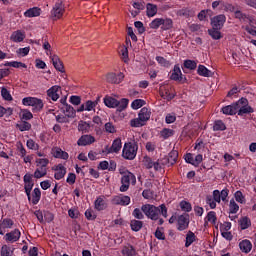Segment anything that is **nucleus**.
I'll return each instance as SVG.
<instances>
[{"label":"nucleus","instance_id":"obj_1","mask_svg":"<svg viewBox=\"0 0 256 256\" xmlns=\"http://www.w3.org/2000/svg\"><path fill=\"white\" fill-rule=\"evenodd\" d=\"M141 211L151 219L152 221H159V225H163V219L159 217L162 215L165 219H167V206L165 204H161L159 207L151 204H144L141 207Z\"/></svg>","mask_w":256,"mask_h":256},{"label":"nucleus","instance_id":"obj_2","mask_svg":"<svg viewBox=\"0 0 256 256\" xmlns=\"http://www.w3.org/2000/svg\"><path fill=\"white\" fill-rule=\"evenodd\" d=\"M119 171L122 175L120 191L121 193H125V191L129 190L131 184L135 185V183H137V178L133 173L129 172L128 170L120 169Z\"/></svg>","mask_w":256,"mask_h":256},{"label":"nucleus","instance_id":"obj_3","mask_svg":"<svg viewBox=\"0 0 256 256\" xmlns=\"http://www.w3.org/2000/svg\"><path fill=\"white\" fill-rule=\"evenodd\" d=\"M149 119H151V110L147 107H143L138 113V118L132 119L130 125L131 127H143L147 125Z\"/></svg>","mask_w":256,"mask_h":256},{"label":"nucleus","instance_id":"obj_4","mask_svg":"<svg viewBox=\"0 0 256 256\" xmlns=\"http://www.w3.org/2000/svg\"><path fill=\"white\" fill-rule=\"evenodd\" d=\"M150 29H159L162 31H171L173 29V19L171 18H155L149 24Z\"/></svg>","mask_w":256,"mask_h":256},{"label":"nucleus","instance_id":"obj_5","mask_svg":"<svg viewBox=\"0 0 256 256\" xmlns=\"http://www.w3.org/2000/svg\"><path fill=\"white\" fill-rule=\"evenodd\" d=\"M139 149V146L135 142H127L124 144L123 150H122V157L124 159H127L128 161H133L135 157H137V151Z\"/></svg>","mask_w":256,"mask_h":256},{"label":"nucleus","instance_id":"obj_6","mask_svg":"<svg viewBox=\"0 0 256 256\" xmlns=\"http://www.w3.org/2000/svg\"><path fill=\"white\" fill-rule=\"evenodd\" d=\"M22 105L24 107H32L33 111H41L44 107L43 100L31 96L23 98Z\"/></svg>","mask_w":256,"mask_h":256},{"label":"nucleus","instance_id":"obj_7","mask_svg":"<svg viewBox=\"0 0 256 256\" xmlns=\"http://www.w3.org/2000/svg\"><path fill=\"white\" fill-rule=\"evenodd\" d=\"M159 93L162 99H166V101H171L175 98V89L171 85H160Z\"/></svg>","mask_w":256,"mask_h":256},{"label":"nucleus","instance_id":"obj_8","mask_svg":"<svg viewBox=\"0 0 256 256\" xmlns=\"http://www.w3.org/2000/svg\"><path fill=\"white\" fill-rule=\"evenodd\" d=\"M64 13L65 6L63 5V2L58 1L55 3L51 10V19H53V21H57L58 19H61V17H63Z\"/></svg>","mask_w":256,"mask_h":256},{"label":"nucleus","instance_id":"obj_9","mask_svg":"<svg viewBox=\"0 0 256 256\" xmlns=\"http://www.w3.org/2000/svg\"><path fill=\"white\" fill-rule=\"evenodd\" d=\"M123 147V143L121 142V138H116L113 140L111 146H105L103 153H106L107 155L111 153H119Z\"/></svg>","mask_w":256,"mask_h":256},{"label":"nucleus","instance_id":"obj_10","mask_svg":"<svg viewBox=\"0 0 256 256\" xmlns=\"http://www.w3.org/2000/svg\"><path fill=\"white\" fill-rule=\"evenodd\" d=\"M229 197V189L225 188L222 191L214 190L212 192V198L216 203H221V201H227V198Z\"/></svg>","mask_w":256,"mask_h":256},{"label":"nucleus","instance_id":"obj_11","mask_svg":"<svg viewBox=\"0 0 256 256\" xmlns=\"http://www.w3.org/2000/svg\"><path fill=\"white\" fill-rule=\"evenodd\" d=\"M178 158L179 152H177V150H172L166 158L161 160V165H167L168 167H171V165H175V163H177Z\"/></svg>","mask_w":256,"mask_h":256},{"label":"nucleus","instance_id":"obj_12","mask_svg":"<svg viewBox=\"0 0 256 256\" xmlns=\"http://www.w3.org/2000/svg\"><path fill=\"white\" fill-rule=\"evenodd\" d=\"M225 21H227V17H225L223 14H220L211 19V25L213 29H223Z\"/></svg>","mask_w":256,"mask_h":256},{"label":"nucleus","instance_id":"obj_13","mask_svg":"<svg viewBox=\"0 0 256 256\" xmlns=\"http://www.w3.org/2000/svg\"><path fill=\"white\" fill-rule=\"evenodd\" d=\"M123 79H125V74H123L121 72L118 74L111 72L106 75V81L108 83H115V84L119 85V83H121L123 81Z\"/></svg>","mask_w":256,"mask_h":256},{"label":"nucleus","instance_id":"obj_14","mask_svg":"<svg viewBox=\"0 0 256 256\" xmlns=\"http://www.w3.org/2000/svg\"><path fill=\"white\" fill-rule=\"evenodd\" d=\"M112 203L113 205H122L125 207L131 203V197L120 194L113 197Z\"/></svg>","mask_w":256,"mask_h":256},{"label":"nucleus","instance_id":"obj_15","mask_svg":"<svg viewBox=\"0 0 256 256\" xmlns=\"http://www.w3.org/2000/svg\"><path fill=\"white\" fill-rule=\"evenodd\" d=\"M6 243H16L18 239H21V231L15 229L9 233H6L4 236Z\"/></svg>","mask_w":256,"mask_h":256},{"label":"nucleus","instance_id":"obj_16","mask_svg":"<svg viewBox=\"0 0 256 256\" xmlns=\"http://www.w3.org/2000/svg\"><path fill=\"white\" fill-rule=\"evenodd\" d=\"M189 227V216L180 215L177 219V229L178 231H185Z\"/></svg>","mask_w":256,"mask_h":256},{"label":"nucleus","instance_id":"obj_17","mask_svg":"<svg viewBox=\"0 0 256 256\" xmlns=\"http://www.w3.org/2000/svg\"><path fill=\"white\" fill-rule=\"evenodd\" d=\"M93 143H95V137L92 135H82L77 141L79 147H86V145H93Z\"/></svg>","mask_w":256,"mask_h":256},{"label":"nucleus","instance_id":"obj_18","mask_svg":"<svg viewBox=\"0 0 256 256\" xmlns=\"http://www.w3.org/2000/svg\"><path fill=\"white\" fill-rule=\"evenodd\" d=\"M54 171H55L54 178L57 181L63 179V177H65V175L67 174V168H65L63 164H58L57 166H55Z\"/></svg>","mask_w":256,"mask_h":256},{"label":"nucleus","instance_id":"obj_19","mask_svg":"<svg viewBox=\"0 0 256 256\" xmlns=\"http://www.w3.org/2000/svg\"><path fill=\"white\" fill-rule=\"evenodd\" d=\"M94 207L96 211H105L107 208V200L105 196H98L94 202Z\"/></svg>","mask_w":256,"mask_h":256},{"label":"nucleus","instance_id":"obj_20","mask_svg":"<svg viewBox=\"0 0 256 256\" xmlns=\"http://www.w3.org/2000/svg\"><path fill=\"white\" fill-rule=\"evenodd\" d=\"M52 61V65H54L56 71H60V73H65V67L63 66V62L57 55L50 56Z\"/></svg>","mask_w":256,"mask_h":256},{"label":"nucleus","instance_id":"obj_21","mask_svg":"<svg viewBox=\"0 0 256 256\" xmlns=\"http://www.w3.org/2000/svg\"><path fill=\"white\" fill-rule=\"evenodd\" d=\"M10 41H13V43H21L25 41V31H14L10 36Z\"/></svg>","mask_w":256,"mask_h":256},{"label":"nucleus","instance_id":"obj_22","mask_svg":"<svg viewBox=\"0 0 256 256\" xmlns=\"http://www.w3.org/2000/svg\"><path fill=\"white\" fill-rule=\"evenodd\" d=\"M59 91H61V86L54 85L47 90V95L52 101H57L59 99Z\"/></svg>","mask_w":256,"mask_h":256},{"label":"nucleus","instance_id":"obj_23","mask_svg":"<svg viewBox=\"0 0 256 256\" xmlns=\"http://www.w3.org/2000/svg\"><path fill=\"white\" fill-rule=\"evenodd\" d=\"M51 153L53 157H55L56 159H64V160L69 159V153L63 151L59 147L52 148Z\"/></svg>","mask_w":256,"mask_h":256},{"label":"nucleus","instance_id":"obj_24","mask_svg":"<svg viewBox=\"0 0 256 256\" xmlns=\"http://www.w3.org/2000/svg\"><path fill=\"white\" fill-rule=\"evenodd\" d=\"M217 225V213L215 211H210L207 213L206 217L204 218V225L207 227V225Z\"/></svg>","mask_w":256,"mask_h":256},{"label":"nucleus","instance_id":"obj_25","mask_svg":"<svg viewBox=\"0 0 256 256\" xmlns=\"http://www.w3.org/2000/svg\"><path fill=\"white\" fill-rule=\"evenodd\" d=\"M239 248L242 253H251V249H253V244L250 240L245 239L240 241Z\"/></svg>","mask_w":256,"mask_h":256},{"label":"nucleus","instance_id":"obj_26","mask_svg":"<svg viewBox=\"0 0 256 256\" xmlns=\"http://www.w3.org/2000/svg\"><path fill=\"white\" fill-rule=\"evenodd\" d=\"M28 200L31 201L32 205H37V203L41 201V189L35 188L32 194H30V199Z\"/></svg>","mask_w":256,"mask_h":256},{"label":"nucleus","instance_id":"obj_27","mask_svg":"<svg viewBox=\"0 0 256 256\" xmlns=\"http://www.w3.org/2000/svg\"><path fill=\"white\" fill-rule=\"evenodd\" d=\"M63 113L64 115L69 119V118H73L76 115V111L75 108H73V106L69 105V104H64V106L62 107Z\"/></svg>","mask_w":256,"mask_h":256},{"label":"nucleus","instance_id":"obj_28","mask_svg":"<svg viewBox=\"0 0 256 256\" xmlns=\"http://www.w3.org/2000/svg\"><path fill=\"white\" fill-rule=\"evenodd\" d=\"M41 15V8L33 7L24 12V17H39Z\"/></svg>","mask_w":256,"mask_h":256},{"label":"nucleus","instance_id":"obj_29","mask_svg":"<svg viewBox=\"0 0 256 256\" xmlns=\"http://www.w3.org/2000/svg\"><path fill=\"white\" fill-rule=\"evenodd\" d=\"M182 76L183 73H181V68L178 65H175L170 78L172 81H181Z\"/></svg>","mask_w":256,"mask_h":256},{"label":"nucleus","instance_id":"obj_30","mask_svg":"<svg viewBox=\"0 0 256 256\" xmlns=\"http://www.w3.org/2000/svg\"><path fill=\"white\" fill-rule=\"evenodd\" d=\"M197 73L200 77H213L212 71L203 65L198 66Z\"/></svg>","mask_w":256,"mask_h":256},{"label":"nucleus","instance_id":"obj_31","mask_svg":"<svg viewBox=\"0 0 256 256\" xmlns=\"http://www.w3.org/2000/svg\"><path fill=\"white\" fill-rule=\"evenodd\" d=\"M238 223L242 231H245V229H249V227H251V219L247 216H243L242 218H240Z\"/></svg>","mask_w":256,"mask_h":256},{"label":"nucleus","instance_id":"obj_32","mask_svg":"<svg viewBox=\"0 0 256 256\" xmlns=\"http://www.w3.org/2000/svg\"><path fill=\"white\" fill-rule=\"evenodd\" d=\"M104 105H106V107H109L110 109H115V107L119 105V100L113 97H106L104 98Z\"/></svg>","mask_w":256,"mask_h":256},{"label":"nucleus","instance_id":"obj_33","mask_svg":"<svg viewBox=\"0 0 256 256\" xmlns=\"http://www.w3.org/2000/svg\"><path fill=\"white\" fill-rule=\"evenodd\" d=\"M146 15L147 17H155L157 15V5L148 3L146 5Z\"/></svg>","mask_w":256,"mask_h":256},{"label":"nucleus","instance_id":"obj_34","mask_svg":"<svg viewBox=\"0 0 256 256\" xmlns=\"http://www.w3.org/2000/svg\"><path fill=\"white\" fill-rule=\"evenodd\" d=\"M196 239H197V236H195V233H193L192 231H189L186 234L185 247H191V245L195 243Z\"/></svg>","mask_w":256,"mask_h":256},{"label":"nucleus","instance_id":"obj_35","mask_svg":"<svg viewBox=\"0 0 256 256\" xmlns=\"http://www.w3.org/2000/svg\"><path fill=\"white\" fill-rule=\"evenodd\" d=\"M253 107L249 106V100H246V104L242 107L240 111H238V115L243 117V115H247L248 113H253Z\"/></svg>","mask_w":256,"mask_h":256},{"label":"nucleus","instance_id":"obj_36","mask_svg":"<svg viewBox=\"0 0 256 256\" xmlns=\"http://www.w3.org/2000/svg\"><path fill=\"white\" fill-rule=\"evenodd\" d=\"M235 18L239 19L242 23H249L251 21V18L247 14H243V12L237 10L235 11Z\"/></svg>","mask_w":256,"mask_h":256},{"label":"nucleus","instance_id":"obj_37","mask_svg":"<svg viewBox=\"0 0 256 256\" xmlns=\"http://www.w3.org/2000/svg\"><path fill=\"white\" fill-rule=\"evenodd\" d=\"M16 151L19 157H25V155H27V150L21 141L16 142Z\"/></svg>","mask_w":256,"mask_h":256},{"label":"nucleus","instance_id":"obj_38","mask_svg":"<svg viewBox=\"0 0 256 256\" xmlns=\"http://www.w3.org/2000/svg\"><path fill=\"white\" fill-rule=\"evenodd\" d=\"M222 113L224 115H236L237 112L235 110V104H231V105H228V106H224L222 108Z\"/></svg>","mask_w":256,"mask_h":256},{"label":"nucleus","instance_id":"obj_39","mask_svg":"<svg viewBox=\"0 0 256 256\" xmlns=\"http://www.w3.org/2000/svg\"><path fill=\"white\" fill-rule=\"evenodd\" d=\"M239 212V204L235 202V199H231L229 203V213L230 215H235Z\"/></svg>","mask_w":256,"mask_h":256},{"label":"nucleus","instance_id":"obj_40","mask_svg":"<svg viewBox=\"0 0 256 256\" xmlns=\"http://www.w3.org/2000/svg\"><path fill=\"white\" fill-rule=\"evenodd\" d=\"M6 67H14V69H27V64L23 62H17V61H12V62H7L5 64Z\"/></svg>","mask_w":256,"mask_h":256},{"label":"nucleus","instance_id":"obj_41","mask_svg":"<svg viewBox=\"0 0 256 256\" xmlns=\"http://www.w3.org/2000/svg\"><path fill=\"white\" fill-rule=\"evenodd\" d=\"M207 17H213V11L212 10H209V9L202 10L198 14L199 21H205V19H207Z\"/></svg>","mask_w":256,"mask_h":256},{"label":"nucleus","instance_id":"obj_42","mask_svg":"<svg viewBox=\"0 0 256 256\" xmlns=\"http://www.w3.org/2000/svg\"><path fill=\"white\" fill-rule=\"evenodd\" d=\"M47 175V168H41L37 167L35 172H34V178L35 179H41Z\"/></svg>","mask_w":256,"mask_h":256},{"label":"nucleus","instance_id":"obj_43","mask_svg":"<svg viewBox=\"0 0 256 256\" xmlns=\"http://www.w3.org/2000/svg\"><path fill=\"white\" fill-rule=\"evenodd\" d=\"M130 227L132 231H141V229L143 228V222L139 220H131Z\"/></svg>","mask_w":256,"mask_h":256},{"label":"nucleus","instance_id":"obj_44","mask_svg":"<svg viewBox=\"0 0 256 256\" xmlns=\"http://www.w3.org/2000/svg\"><path fill=\"white\" fill-rule=\"evenodd\" d=\"M91 129V125L85 121H80L78 124V131H81L82 133H89Z\"/></svg>","mask_w":256,"mask_h":256},{"label":"nucleus","instance_id":"obj_45","mask_svg":"<svg viewBox=\"0 0 256 256\" xmlns=\"http://www.w3.org/2000/svg\"><path fill=\"white\" fill-rule=\"evenodd\" d=\"M245 105H247L246 98H241L236 103H234L236 113H239V111H241Z\"/></svg>","mask_w":256,"mask_h":256},{"label":"nucleus","instance_id":"obj_46","mask_svg":"<svg viewBox=\"0 0 256 256\" xmlns=\"http://www.w3.org/2000/svg\"><path fill=\"white\" fill-rule=\"evenodd\" d=\"M48 165H49V159H47V158L36 159V167H40L42 169H47Z\"/></svg>","mask_w":256,"mask_h":256},{"label":"nucleus","instance_id":"obj_47","mask_svg":"<svg viewBox=\"0 0 256 256\" xmlns=\"http://www.w3.org/2000/svg\"><path fill=\"white\" fill-rule=\"evenodd\" d=\"M234 199H235V201H237V203H241V205H245V203H246L245 196L243 195V192H241L239 190L234 193Z\"/></svg>","mask_w":256,"mask_h":256},{"label":"nucleus","instance_id":"obj_48","mask_svg":"<svg viewBox=\"0 0 256 256\" xmlns=\"http://www.w3.org/2000/svg\"><path fill=\"white\" fill-rule=\"evenodd\" d=\"M1 97L5 101H13V96H11V92H9V90H7V88L5 87H2L1 89Z\"/></svg>","mask_w":256,"mask_h":256},{"label":"nucleus","instance_id":"obj_49","mask_svg":"<svg viewBox=\"0 0 256 256\" xmlns=\"http://www.w3.org/2000/svg\"><path fill=\"white\" fill-rule=\"evenodd\" d=\"M128 106L129 99L123 98L120 101H118V105L116 107H118V111H125V109H127Z\"/></svg>","mask_w":256,"mask_h":256},{"label":"nucleus","instance_id":"obj_50","mask_svg":"<svg viewBox=\"0 0 256 256\" xmlns=\"http://www.w3.org/2000/svg\"><path fill=\"white\" fill-rule=\"evenodd\" d=\"M173 135H174V131L169 128H164L160 132V137H162V139H169V137H173Z\"/></svg>","mask_w":256,"mask_h":256},{"label":"nucleus","instance_id":"obj_51","mask_svg":"<svg viewBox=\"0 0 256 256\" xmlns=\"http://www.w3.org/2000/svg\"><path fill=\"white\" fill-rule=\"evenodd\" d=\"M3 229H11L14 225V222L11 220V218H5L0 221Z\"/></svg>","mask_w":256,"mask_h":256},{"label":"nucleus","instance_id":"obj_52","mask_svg":"<svg viewBox=\"0 0 256 256\" xmlns=\"http://www.w3.org/2000/svg\"><path fill=\"white\" fill-rule=\"evenodd\" d=\"M177 15L179 17H193V11H191L187 8H183V9L177 11Z\"/></svg>","mask_w":256,"mask_h":256},{"label":"nucleus","instance_id":"obj_53","mask_svg":"<svg viewBox=\"0 0 256 256\" xmlns=\"http://www.w3.org/2000/svg\"><path fill=\"white\" fill-rule=\"evenodd\" d=\"M120 55L124 63H127L129 61V50L127 49V47L123 46L120 49Z\"/></svg>","mask_w":256,"mask_h":256},{"label":"nucleus","instance_id":"obj_54","mask_svg":"<svg viewBox=\"0 0 256 256\" xmlns=\"http://www.w3.org/2000/svg\"><path fill=\"white\" fill-rule=\"evenodd\" d=\"M122 254L124 256H135V248L133 246H125L122 249Z\"/></svg>","mask_w":256,"mask_h":256},{"label":"nucleus","instance_id":"obj_55","mask_svg":"<svg viewBox=\"0 0 256 256\" xmlns=\"http://www.w3.org/2000/svg\"><path fill=\"white\" fill-rule=\"evenodd\" d=\"M26 147H28L32 151H39V145L33 139H28L27 140Z\"/></svg>","mask_w":256,"mask_h":256},{"label":"nucleus","instance_id":"obj_56","mask_svg":"<svg viewBox=\"0 0 256 256\" xmlns=\"http://www.w3.org/2000/svg\"><path fill=\"white\" fill-rule=\"evenodd\" d=\"M20 115H21L22 119H24V121H29V120L33 119V113H31V111H29L27 109L21 110Z\"/></svg>","mask_w":256,"mask_h":256},{"label":"nucleus","instance_id":"obj_57","mask_svg":"<svg viewBox=\"0 0 256 256\" xmlns=\"http://www.w3.org/2000/svg\"><path fill=\"white\" fill-rule=\"evenodd\" d=\"M145 105V100L143 99H136L131 103V107L134 110L141 109Z\"/></svg>","mask_w":256,"mask_h":256},{"label":"nucleus","instance_id":"obj_58","mask_svg":"<svg viewBox=\"0 0 256 256\" xmlns=\"http://www.w3.org/2000/svg\"><path fill=\"white\" fill-rule=\"evenodd\" d=\"M85 111H95V107H97V101L88 100L84 104Z\"/></svg>","mask_w":256,"mask_h":256},{"label":"nucleus","instance_id":"obj_59","mask_svg":"<svg viewBox=\"0 0 256 256\" xmlns=\"http://www.w3.org/2000/svg\"><path fill=\"white\" fill-rule=\"evenodd\" d=\"M209 35L212 37V39L219 40L221 39V32L217 28H212L208 31Z\"/></svg>","mask_w":256,"mask_h":256},{"label":"nucleus","instance_id":"obj_60","mask_svg":"<svg viewBox=\"0 0 256 256\" xmlns=\"http://www.w3.org/2000/svg\"><path fill=\"white\" fill-rule=\"evenodd\" d=\"M1 256H13V251L7 245H3L0 251Z\"/></svg>","mask_w":256,"mask_h":256},{"label":"nucleus","instance_id":"obj_61","mask_svg":"<svg viewBox=\"0 0 256 256\" xmlns=\"http://www.w3.org/2000/svg\"><path fill=\"white\" fill-rule=\"evenodd\" d=\"M31 51L30 47H25V48H19L16 53L18 57H27L29 55V52Z\"/></svg>","mask_w":256,"mask_h":256},{"label":"nucleus","instance_id":"obj_62","mask_svg":"<svg viewBox=\"0 0 256 256\" xmlns=\"http://www.w3.org/2000/svg\"><path fill=\"white\" fill-rule=\"evenodd\" d=\"M104 129H105L106 133H112V134L117 133V128L111 122H107L104 126Z\"/></svg>","mask_w":256,"mask_h":256},{"label":"nucleus","instance_id":"obj_63","mask_svg":"<svg viewBox=\"0 0 256 256\" xmlns=\"http://www.w3.org/2000/svg\"><path fill=\"white\" fill-rule=\"evenodd\" d=\"M206 203L209 205L210 209H215L217 207V202L211 195L206 196Z\"/></svg>","mask_w":256,"mask_h":256},{"label":"nucleus","instance_id":"obj_64","mask_svg":"<svg viewBox=\"0 0 256 256\" xmlns=\"http://www.w3.org/2000/svg\"><path fill=\"white\" fill-rule=\"evenodd\" d=\"M17 128L19 131H29V129H31V123L26 121L21 122L20 124H17Z\"/></svg>","mask_w":256,"mask_h":256}]
</instances>
